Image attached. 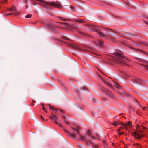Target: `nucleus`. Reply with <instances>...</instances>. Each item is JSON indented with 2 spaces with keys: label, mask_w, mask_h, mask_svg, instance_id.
<instances>
[{
  "label": "nucleus",
  "mask_w": 148,
  "mask_h": 148,
  "mask_svg": "<svg viewBox=\"0 0 148 148\" xmlns=\"http://www.w3.org/2000/svg\"><path fill=\"white\" fill-rule=\"evenodd\" d=\"M117 51V52H114V54L113 58L114 62L121 64L127 65L125 61L123 60V56L118 53L119 52L121 53V51L118 50Z\"/></svg>",
  "instance_id": "nucleus-1"
},
{
  "label": "nucleus",
  "mask_w": 148,
  "mask_h": 148,
  "mask_svg": "<svg viewBox=\"0 0 148 148\" xmlns=\"http://www.w3.org/2000/svg\"><path fill=\"white\" fill-rule=\"evenodd\" d=\"M86 27L88 28L87 29L88 30L92 31H97L98 30H103V29L102 27H97L95 26L89 24H87L86 25Z\"/></svg>",
  "instance_id": "nucleus-2"
},
{
  "label": "nucleus",
  "mask_w": 148,
  "mask_h": 148,
  "mask_svg": "<svg viewBox=\"0 0 148 148\" xmlns=\"http://www.w3.org/2000/svg\"><path fill=\"white\" fill-rule=\"evenodd\" d=\"M64 131L68 134V136L69 137L73 139H74L77 137V136L75 134L69 133L66 130H64Z\"/></svg>",
  "instance_id": "nucleus-3"
},
{
  "label": "nucleus",
  "mask_w": 148,
  "mask_h": 148,
  "mask_svg": "<svg viewBox=\"0 0 148 148\" xmlns=\"http://www.w3.org/2000/svg\"><path fill=\"white\" fill-rule=\"evenodd\" d=\"M105 92L111 97L114 98V94L108 90L105 89L104 90Z\"/></svg>",
  "instance_id": "nucleus-4"
},
{
  "label": "nucleus",
  "mask_w": 148,
  "mask_h": 148,
  "mask_svg": "<svg viewBox=\"0 0 148 148\" xmlns=\"http://www.w3.org/2000/svg\"><path fill=\"white\" fill-rule=\"evenodd\" d=\"M131 122L130 121L127 123H126L124 124L123 123H121V124L124 127L125 129L127 130V126L130 127V126H132V125H131Z\"/></svg>",
  "instance_id": "nucleus-5"
},
{
  "label": "nucleus",
  "mask_w": 148,
  "mask_h": 148,
  "mask_svg": "<svg viewBox=\"0 0 148 148\" xmlns=\"http://www.w3.org/2000/svg\"><path fill=\"white\" fill-rule=\"evenodd\" d=\"M47 26L48 28L49 29L52 31H53L55 32H56L54 30V29L55 28V26L54 25H53L52 24L48 23L47 25Z\"/></svg>",
  "instance_id": "nucleus-6"
},
{
  "label": "nucleus",
  "mask_w": 148,
  "mask_h": 148,
  "mask_svg": "<svg viewBox=\"0 0 148 148\" xmlns=\"http://www.w3.org/2000/svg\"><path fill=\"white\" fill-rule=\"evenodd\" d=\"M133 135L137 136V137H136L137 139H139L141 138L143 136L141 135H140L139 134L137 133L136 132H134L132 134Z\"/></svg>",
  "instance_id": "nucleus-7"
},
{
  "label": "nucleus",
  "mask_w": 148,
  "mask_h": 148,
  "mask_svg": "<svg viewBox=\"0 0 148 148\" xmlns=\"http://www.w3.org/2000/svg\"><path fill=\"white\" fill-rule=\"evenodd\" d=\"M54 110L56 111L57 112L60 113L62 114H64L65 113L64 111L61 109L56 108V109H54Z\"/></svg>",
  "instance_id": "nucleus-8"
},
{
  "label": "nucleus",
  "mask_w": 148,
  "mask_h": 148,
  "mask_svg": "<svg viewBox=\"0 0 148 148\" xmlns=\"http://www.w3.org/2000/svg\"><path fill=\"white\" fill-rule=\"evenodd\" d=\"M79 138H80V140L82 142H83L85 141L86 140L85 137L81 134H79Z\"/></svg>",
  "instance_id": "nucleus-9"
},
{
  "label": "nucleus",
  "mask_w": 148,
  "mask_h": 148,
  "mask_svg": "<svg viewBox=\"0 0 148 148\" xmlns=\"http://www.w3.org/2000/svg\"><path fill=\"white\" fill-rule=\"evenodd\" d=\"M98 34L102 37L103 38H106L105 36V35L103 33L100 32H98Z\"/></svg>",
  "instance_id": "nucleus-10"
},
{
  "label": "nucleus",
  "mask_w": 148,
  "mask_h": 148,
  "mask_svg": "<svg viewBox=\"0 0 148 148\" xmlns=\"http://www.w3.org/2000/svg\"><path fill=\"white\" fill-rule=\"evenodd\" d=\"M111 123L113 125L115 126H117L119 124V123L116 121H115Z\"/></svg>",
  "instance_id": "nucleus-11"
},
{
  "label": "nucleus",
  "mask_w": 148,
  "mask_h": 148,
  "mask_svg": "<svg viewBox=\"0 0 148 148\" xmlns=\"http://www.w3.org/2000/svg\"><path fill=\"white\" fill-rule=\"evenodd\" d=\"M10 10L12 12H15L16 11V8L13 7L10 9Z\"/></svg>",
  "instance_id": "nucleus-12"
},
{
  "label": "nucleus",
  "mask_w": 148,
  "mask_h": 148,
  "mask_svg": "<svg viewBox=\"0 0 148 148\" xmlns=\"http://www.w3.org/2000/svg\"><path fill=\"white\" fill-rule=\"evenodd\" d=\"M59 23H60V25H62L65 26H67L69 25L68 24L64 23L59 22Z\"/></svg>",
  "instance_id": "nucleus-13"
},
{
  "label": "nucleus",
  "mask_w": 148,
  "mask_h": 148,
  "mask_svg": "<svg viewBox=\"0 0 148 148\" xmlns=\"http://www.w3.org/2000/svg\"><path fill=\"white\" fill-rule=\"evenodd\" d=\"M73 129L76 132L79 131L80 130V128L77 127L76 128H73Z\"/></svg>",
  "instance_id": "nucleus-14"
},
{
  "label": "nucleus",
  "mask_w": 148,
  "mask_h": 148,
  "mask_svg": "<svg viewBox=\"0 0 148 148\" xmlns=\"http://www.w3.org/2000/svg\"><path fill=\"white\" fill-rule=\"evenodd\" d=\"M98 43L100 47L102 46L103 45V41H99Z\"/></svg>",
  "instance_id": "nucleus-15"
},
{
  "label": "nucleus",
  "mask_w": 148,
  "mask_h": 148,
  "mask_svg": "<svg viewBox=\"0 0 148 148\" xmlns=\"http://www.w3.org/2000/svg\"><path fill=\"white\" fill-rule=\"evenodd\" d=\"M55 123L56 124V125H57L58 126H59L60 127H62V125L61 124L59 123H58L57 122H56V121L55 122Z\"/></svg>",
  "instance_id": "nucleus-16"
},
{
  "label": "nucleus",
  "mask_w": 148,
  "mask_h": 148,
  "mask_svg": "<svg viewBox=\"0 0 148 148\" xmlns=\"http://www.w3.org/2000/svg\"><path fill=\"white\" fill-rule=\"evenodd\" d=\"M58 116H56V115H55L53 117V118H52L53 119H55L56 120H58Z\"/></svg>",
  "instance_id": "nucleus-17"
},
{
  "label": "nucleus",
  "mask_w": 148,
  "mask_h": 148,
  "mask_svg": "<svg viewBox=\"0 0 148 148\" xmlns=\"http://www.w3.org/2000/svg\"><path fill=\"white\" fill-rule=\"evenodd\" d=\"M85 48L88 50V49L92 50V48L91 47H89V46H86L85 47Z\"/></svg>",
  "instance_id": "nucleus-18"
},
{
  "label": "nucleus",
  "mask_w": 148,
  "mask_h": 148,
  "mask_svg": "<svg viewBox=\"0 0 148 148\" xmlns=\"http://www.w3.org/2000/svg\"><path fill=\"white\" fill-rule=\"evenodd\" d=\"M114 86L117 88H119V85H118V84H117L116 83H115L114 84Z\"/></svg>",
  "instance_id": "nucleus-19"
},
{
  "label": "nucleus",
  "mask_w": 148,
  "mask_h": 148,
  "mask_svg": "<svg viewBox=\"0 0 148 148\" xmlns=\"http://www.w3.org/2000/svg\"><path fill=\"white\" fill-rule=\"evenodd\" d=\"M49 106L50 109L51 110H52V109H53L54 110V109H56L54 108V107L53 106H52L51 105H49Z\"/></svg>",
  "instance_id": "nucleus-20"
},
{
  "label": "nucleus",
  "mask_w": 148,
  "mask_h": 148,
  "mask_svg": "<svg viewBox=\"0 0 148 148\" xmlns=\"http://www.w3.org/2000/svg\"><path fill=\"white\" fill-rule=\"evenodd\" d=\"M75 21L79 22V23H82L84 22L83 20H76Z\"/></svg>",
  "instance_id": "nucleus-21"
},
{
  "label": "nucleus",
  "mask_w": 148,
  "mask_h": 148,
  "mask_svg": "<svg viewBox=\"0 0 148 148\" xmlns=\"http://www.w3.org/2000/svg\"><path fill=\"white\" fill-rule=\"evenodd\" d=\"M58 18H59L60 20L62 21H66L67 20L66 19H64L62 17H58Z\"/></svg>",
  "instance_id": "nucleus-22"
},
{
  "label": "nucleus",
  "mask_w": 148,
  "mask_h": 148,
  "mask_svg": "<svg viewBox=\"0 0 148 148\" xmlns=\"http://www.w3.org/2000/svg\"><path fill=\"white\" fill-rule=\"evenodd\" d=\"M31 15L30 14L27 15L25 16V18H31Z\"/></svg>",
  "instance_id": "nucleus-23"
},
{
  "label": "nucleus",
  "mask_w": 148,
  "mask_h": 148,
  "mask_svg": "<svg viewBox=\"0 0 148 148\" xmlns=\"http://www.w3.org/2000/svg\"><path fill=\"white\" fill-rule=\"evenodd\" d=\"M80 50H81L82 51H85V52H86V51H88L86 49H80Z\"/></svg>",
  "instance_id": "nucleus-24"
},
{
  "label": "nucleus",
  "mask_w": 148,
  "mask_h": 148,
  "mask_svg": "<svg viewBox=\"0 0 148 148\" xmlns=\"http://www.w3.org/2000/svg\"><path fill=\"white\" fill-rule=\"evenodd\" d=\"M138 43L139 44L141 45H143V44H145V43H143V42H142L140 41H138Z\"/></svg>",
  "instance_id": "nucleus-25"
},
{
  "label": "nucleus",
  "mask_w": 148,
  "mask_h": 148,
  "mask_svg": "<svg viewBox=\"0 0 148 148\" xmlns=\"http://www.w3.org/2000/svg\"><path fill=\"white\" fill-rule=\"evenodd\" d=\"M143 66L144 67V68L146 70H148V65H144Z\"/></svg>",
  "instance_id": "nucleus-26"
},
{
  "label": "nucleus",
  "mask_w": 148,
  "mask_h": 148,
  "mask_svg": "<svg viewBox=\"0 0 148 148\" xmlns=\"http://www.w3.org/2000/svg\"><path fill=\"white\" fill-rule=\"evenodd\" d=\"M87 133L88 135L91 136V132L90 131H88L87 132Z\"/></svg>",
  "instance_id": "nucleus-27"
},
{
  "label": "nucleus",
  "mask_w": 148,
  "mask_h": 148,
  "mask_svg": "<svg viewBox=\"0 0 148 148\" xmlns=\"http://www.w3.org/2000/svg\"><path fill=\"white\" fill-rule=\"evenodd\" d=\"M106 84L107 85H108V86H109L111 88H112V87L111 85L109 83H108L107 82H106Z\"/></svg>",
  "instance_id": "nucleus-28"
},
{
  "label": "nucleus",
  "mask_w": 148,
  "mask_h": 148,
  "mask_svg": "<svg viewBox=\"0 0 148 148\" xmlns=\"http://www.w3.org/2000/svg\"><path fill=\"white\" fill-rule=\"evenodd\" d=\"M13 14V13H8L5 14V15L7 16L8 15H10Z\"/></svg>",
  "instance_id": "nucleus-29"
},
{
  "label": "nucleus",
  "mask_w": 148,
  "mask_h": 148,
  "mask_svg": "<svg viewBox=\"0 0 148 148\" xmlns=\"http://www.w3.org/2000/svg\"><path fill=\"white\" fill-rule=\"evenodd\" d=\"M51 115H52V116H50V117L51 118V119H52L53 118V117L54 116H55L56 115L53 114V113H52L51 114Z\"/></svg>",
  "instance_id": "nucleus-30"
},
{
  "label": "nucleus",
  "mask_w": 148,
  "mask_h": 148,
  "mask_svg": "<svg viewBox=\"0 0 148 148\" xmlns=\"http://www.w3.org/2000/svg\"><path fill=\"white\" fill-rule=\"evenodd\" d=\"M134 145L136 146H137V145L140 146V145L138 143H135L134 144Z\"/></svg>",
  "instance_id": "nucleus-31"
},
{
  "label": "nucleus",
  "mask_w": 148,
  "mask_h": 148,
  "mask_svg": "<svg viewBox=\"0 0 148 148\" xmlns=\"http://www.w3.org/2000/svg\"><path fill=\"white\" fill-rule=\"evenodd\" d=\"M64 38L66 40H69V38H67L66 37H64Z\"/></svg>",
  "instance_id": "nucleus-32"
},
{
  "label": "nucleus",
  "mask_w": 148,
  "mask_h": 148,
  "mask_svg": "<svg viewBox=\"0 0 148 148\" xmlns=\"http://www.w3.org/2000/svg\"><path fill=\"white\" fill-rule=\"evenodd\" d=\"M144 23L147 25H148V22L146 21H144Z\"/></svg>",
  "instance_id": "nucleus-33"
},
{
  "label": "nucleus",
  "mask_w": 148,
  "mask_h": 148,
  "mask_svg": "<svg viewBox=\"0 0 148 148\" xmlns=\"http://www.w3.org/2000/svg\"><path fill=\"white\" fill-rule=\"evenodd\" d=\"M119 135H121L123 134H124L125 133L124 132H122L121 133H119Z\"/></svg>",
  "instance_id": "nucleus-34"
},
{
  "label": "nucleus",
  "mask_w": 148,
  "mask_h": 148,
  "mask_svg": "<svg viewBox=\"0 0 148 148\" xmlns=\"http://www.w3.org/2000/svg\"><path fill=\"white\" fill-rule=\"evenodd\" d=\"M139 95L141 97H142V98H144V99H145V98L144 96H142V95H140V94H139Z\"/></svg>",
  "instance_id": "nucleus-35"
},
{
  "label": "nucleus",
  "mask_w": 148,
  "mask_h": 148,
  "mask_svg": "<svg viewBox=\"0 0 148 148\" xmlns=\"http://www.w3.org/2000/svg\"><path fill=\"white\" fill-rule=\"evenodd\" d=\"M43 110H44V111H45V112H46V113H47V111L45 110V107H43Z\"/></svg>",
  "instance_id": "nucleus-36"
},
{
  "label": "nucleus",
  "mask_w": 148,
  "mask_h": 148,
  "mask_svg": "<svg viewBox=\"0 0 148 148\" xmlns=\"http://www.w3.org/2000/svg\"><path fill=\"white\" fill-rule=\"evenodd\" d=\"M81 33L82 34H83L84 35H86V34L85 33H84V32H81Z\"/></svg>",
  "instance_id": "nucleus-37"
},
{
  "label": "nucleus",
  "mask_w": 148,
  "mask_h": 148,
  "mask_svg": "<svg viewBox=\"0 0 148 148\" xmlns=\"http://www.w3.org/2000/svg\"><path fill=\"white\" fill-rule=\"evenodd\" d=\"M123 128L122 127H120L119 128L118 130V131H119L121 129Z\"/></svg>",
  "instance_id": "nucleus-38"
},
{
  "label": "nucleus",
  "mask_w": 148,
  "mask_h": 148,
  "mask_svg": "<svg viewBox=\"0 0 148 148\" xmlns=\"http://www.w3.org/2000/svg\"><path fill=\"white\" fill-rule=\"evenodd\" d=\"M40 118H41V119H43V120H44V119L43 118V116H42L41 115V116H40Z\"/></svg>",
  "instance_id": "nucleus-39"
},
{
  "label": "nucleus",
  "mask_w": 148,
  "mask_h": 148,
  "mask_svg": "<svg viewBox=\"0 0 148 148\" xmlns=\"http://www.w3.org/2000/svg\"><path fill=\"white\" fill-rule=\"evenodd\" d=\"M77 134H78L79 136L80 134L79 133V131L76 132Z\"/></svg>",
  "instance_id": "nucleus-40"
},
{
  "label": "nucleus",
  "mask_w": 148,
  "mask_h": 148,
  "mask_svg": "<svg viewBox=\"0 0 148 148\" xmlns=\"http://www.w3.org/2000/svg\"><path fill=\"white\" fill-rule=\"evenodd\" d=\"M43 120L45 121H47L48 119H44V120Z\"/></svg>",
  "instance_id": "nucleus-41"
},
{
  "label": "nucleus",
  "mask_w": 148,
  "mask_h": 148,
  "mask_svg": "<svg viewBox=\"0 0 148 148\" xmlns=\"http://www.w3.org/2000/svg\"><path fill=\"white\" fill-rule=\"evenodd\" d=\"M7 1V0H4V1H3V2L5 3V2H6Z\"/></svg>",
  "instance_id": "nucleus-42"
},
{
  "label": "nucleus",
  "mask_w": 148,
  "mask_h": 148,
  "mask_svg": "<svg viewBox=\"0 0 148 148\" xmlns=\"http://www.w3.org/2000/svg\"><path fill=\"white\" fill-rule=\"evenodd\" d=\"M135 81L136 82H138V81L137 80H135Z\"/></svg>",
  "instance_id": "nucleus-43"
},
{
  "label": "nucleus",
  "mask_w": 148,
  "mask_h": 148,
  "mask_svg": "<svg viewBox=\"0 0 148 148\" xmlns=\"http://www.w3.org/2000/svg\"><path fill=\"white\" fill-rule=\"evenodd\" d=\"M64 121H65V122L66 123H67V124H68V123L66 121L64 120Z\"/></svg>",
  "instance_id": "nucleus-44"
},
{
  "label": "nucleus",
  "mask_w": 148,
  "mask_h": 148,
  "mask_svg": "<svg viewBox=\"0 0 148 148\" xmlns=\"http://www.w3.org/2000/svg\"><path fill=\"white\" fill-rule=\"evenodd\" d=\"M26 8H28V6H27V5H26Z\"/></svg>",
  "instance_id": "nucleus-45"
},
{
  "label": "nucleus",
  "mask_w": 148,
  "mask_h": 148,
  "mask_svg": "<svg viewBox=\"0 0 148 148\" xmlns=\"http://www.w3.org/2000/svg\"><path fill=\"white\" fill-rule=\"evenodd\" d=\"M107 32H108V33H111V32H110L109 31H107Z\"/></svg>",
  "instance_id": "nucleus-46"
},
{
  "label": "nucleus",
  "mask_w": 148,
  "mask_h": 148,
  "mask_svg": "<svg viewBox=\"0 0 148 148\" xmlns=\"http://www.w3.org/2000/svg\"><path fill=\"white\" fill-rule=\"evenodd\" d=\"M128 95L130 97V94H128Z\"/></svg>",
  "instance_id": "nucleus-47"
},
{
  "label": "nucleus",
  "mask_w": 148,
  "mask_h": 148,
  "mask_svg": "<svg viewBox=\"0 0 148 148\" xmlns=\"http://www.w3.org/2000/svg\"><path fill=\"white\" fill-rule=\"evenodd\" d=\"M33 102H35V101H33Z\"/></svg>",
  "instance_id": "nucleus-48"
},
{
  "label": "nucleus",
  "mask_w": 148,
  "mask_h": 148,
  "mask_svg": "<svg viewBox=\"0 0 148 148\" xmlns=\"http://www.w3.org/2000/svg\"><path fill=\"white\" fill-rule=\"evenodd\" d=\"M42 105V106H44V105H43V104Z\"/></svg>",
  "instance_id": "nucleus-49"
},
{
  "label": "nucleus",
  "mask_w": 148,
  "mask_h": 148,
  "mask_svg": "<svg viewBox=\"0 0 148 148\" xmlns=\"http://www.w3.org/2000/svg\"><path fill=\"white\" fill-rule=\"evenodd\" d=\"M33 5H35V4L34 3H33Z\"/></svg>",
  "instance_id": "nucleus-50"
},
{
  "label": "nucleus",
  "mask_w": 148,
  "mask_h": 148,
  "mask_svg": "<svg viewBox=\"0 0 148 148\" xmlns=\"http://www.w3.org/2000/svg\"><path fill=\"white\" fill-rule=\"evenodd\" d=\"M145 107H144V108L143 109H145Z\"/></svg>",
  "instance_id": "nucleus-51"
},
{
  "label": "nucleus",
  "mask_w": 148,
  "mask_h": 148,
  "mask_svg": "<svg viewBox=\"0 0 148 148\" xmlns=\"http://www.w3.org/2000/svg\"><path fill=\"white\" fill-rule=\"evenodd\" d=\"M140 132H142V131H140Z\"/></svg>",
  "instance_id": "nucleus-52"
},
{
  "label": "nucleus",
  "mask_w": 148,
  "mask_h": 148,
  "mask_svg": "<svg viewBox=\"0 0 148 148\" xmlns=\"http://www.w3.org/2000/svg\"><path fill=\"white\" fill-rule=\"evenodd\" d=\"M55 112V113H56V112Z\"/></svg>",
  "instance_id": "nucleus-53"
},
{
  "label": "nucleus",
  "mask_w": 148,
  "mask_h": 148,
  "mask_svg": "<svg viewBox=\"0 0 148 148\" xmlns=\"http://www.w3.org/2000/svg\"><path fill=\"white\" fill-rule=\"evenodd\" d=\"M1 8V7H0V8Z\"/></svg>",
  "instance_id": "nucleus-54"
}]
</instances>
